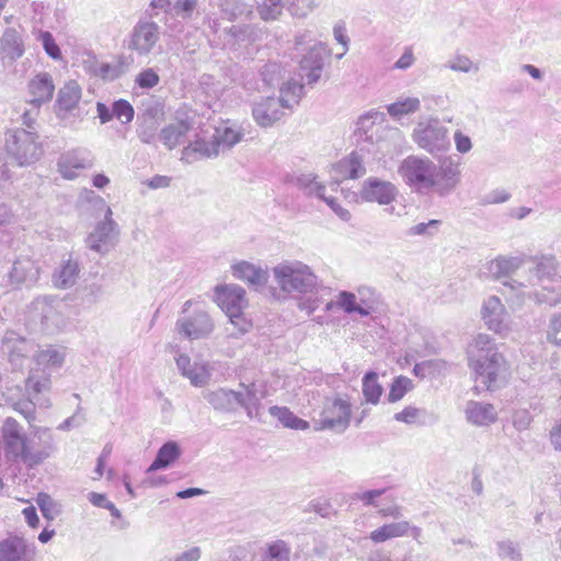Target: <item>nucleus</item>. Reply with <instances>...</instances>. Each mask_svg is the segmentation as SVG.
<instances>
[{
	"mask_svg": "<svg viewBox=\"0 0 561 561\" xmlns=\"http://www.w3.org/2000/svg\"><path fill=\"white\" fill-rule=\"evenodd\" d=\"M175 363L181 375L187 378L193 386L203 387L208 382L210 373L207 363L203 360L192 362L188 355L182 353L175 357Z\"/></svg>",
	"mask_w": 561,
	"mask_h": 561,
	"instance_id": "5701e85b",
	"label": "nucleus"
},
{
	"mask_svg": "<svg viewBox=\"0 0 561 561\" xmlns=\"http://www.w3.org/2000/svg\"><path fill=\"white\" fill-rule=\"evenodd\" d=\"M422 414H424L423 410L409 405L405 407L401 412L396 413L393 419L398 422L411 425L415 424Z\"/></svg>",
	"mask_w": 561,
	"mask_h": 561,
	"instance_id": "052dcab7",
	"label": "nucleus"
},
{
	"mask_svg": "<svg viewBox=\"0 0 561 561\" xmlns=\"http://www.w3.org/2000/svg\"><path fill=\"white\" fill-rule=\"evenodd\" d=\"M366 293L373 294L370 288L368 287H359L358 294L360 296L359 301L357 302V297L354 293L342 290L337 295V299L335 305L340 307L346 313H358L362 317H367L370 313V308L366 306Z\"/></svg>",
	"mask_w": 561,
	"mask_h": 561,
	"instance_id": "cd10ccee",
	"label": "nucleus"
},
{
	"mask_svg": "<svg viewBox=\"0 0 561 561\" xmlns=\"http://www.w3.org/2000/svg\"><path fill=\"white\" fill-rule=\"evenodd\" d=\"M42 42L43 48L45 53L53 59L57 60L61 57V51L59 46L56 44L54 36L51 33L44 31L39 33L38 36Z\"/></svg>",
	"mask_w": 561,
	"mask_h": 561,
	"instance_id": "5fc2aeb1",
	"label": "nucleus"
},
{
	"mask_svg": "<svg viewBox=\"0 0 561 561\" xmlns=\"http://www.w3.org/2000/svg\"><path fill=\"white\" fill-rule=\"evenodd\" d=\"M304 93V84L297 80L290 79L282 83L278 99L287 110L291 111L295 105L299 104Z\"/></svg>",
	"mask_w": 561,
	"mask_h": 561,
	"instance_id": "ea45409f",
	"label": "nucleus"
},
{
	"mask_svg": "<svg viewBox=\"0 0 561 561\" xmlns=\"http://www.w3.org/2000/svg\"><path fill=\"white\" fill-rule=\"evenodd\" d=\"M67 305L55 297H37L31 306V317L39 321L42 330L48 334L61 331L67 323Z\"/></svg>",
	"mask_w": 561,
	"mask_h": 561,
	"instance_id": "1a4fd4ad",
	"label": "nucleus"
},
{
	"mask_svg": "<svg viewBox=\"0 0 561 561\" xmlns=\"http://www.w3.org/2000/svg\"><path fill=\"white\" fill-rule=\"evenodd\" d=\"M382 121L383 114L378 111H370L362 115L356 123L355 129L357 144L359 145L362 141L373 144L376 124Z\"/></svg>",
	"mask_w": 561,
	"mask_h": 561,
	"instance_id": "72a5a7b5",
	"label": "nucleus"
},
{
	"mask_svg": "<svg viewBox=\"0 0 561 561\" xmlns=\"http://www.w3.org/2000/svg\"><path fill=\"white\" fill-rule=\"evenodd\" d=\"M359 194L365 202L388 206L396 201L399 190L390 181L370 176L363 182Z\"/></svg>",
	"mask_w": 561,
	"mask_h": 561,
	"instance_id": "dca6fc26",
	"label": "nucleus"
},
{
	"mask_svg": "<svg viewBox=\"0 0 561 561\" xmlns=\"http://www.w3.org/2000/svg\"><path fill=\"white\" fill-rule=\"evenodd\" d=\"M180 456L181 449L179 444L174 440H169L159 448L157 456L147 469V472L165 469L171 466Z\"/></svg>",
	"mask_w": 561,
	"mask_h": 561,
	"instance_id": "f704fd0d",
	"label": "nucleus"
},
{
	"mask_svg": "<svg viewBox=\"0 0 561 561\" xmlns=\"http://www.w3.org/2000/svg\"><path fill=\"white\" fill-rule=\"evenodd\" d=\"M533 422V416L526 409L515 410L512 415V423L516 431H526Z\"/></svg>",
	"mask_w": 561,
	"mask_h": 561,
	"instance_id": "13d9d810",
	"label": "nucleus"
},
{
	"mask_svg": "<svg viewBox=\"0 0 561 561\" xmlns=\"http://www.w3.org/2000/svg\"><path fill=\"white\" fill-rule=\"evenodd\" d=\"M192 127V119L176 115L173 122L160 130L158 138L167 149L172 150L184 141Z\"/></svg>",
	"mask_w": 561,
	"mask_h": 561,
	"instance_id": "393cba45",
	"label": "nucleus"
},
{
	"mask_svg": "<svg viewBox=\"0 0 561 561\" xmlns=\"http://www.w3.org/2000/svg\"><path fill=\"white\" fill-rule=\"evenodd\" d=\"M386 108L392 118L400 119L402 116L420 111L421 101L419 98H400L396 102L388 104Z\"/></svg>",
	"mask_w": 561,
	"mask_h": 561,
	"instance_id": "37998d69",
	"label": "nucleus"
},
{
	"mask_svg": "<svg viewBox=\"0 0 561 561\" xmlns=\"http://www.w3.org/2000/svg\"><path fill=\"white\" fill-rule=\"evenodd\" d=\"M529 285L535 288L534 296L539 302L554 306L561 297V277L553 256H543L529 270Z\"/></svg>",
	"mask_w": 561,
	"mask_h": 561,
	"instance_id": "39448f33",
	"label": "nucleus"
},
{
	"mask_svg": "<svg viewBox=\"0 0 561 561\" xmlns=\"http://www.w3.org/2000/svg\"><path fill=\"white\" fill-rule=\"evenodd\" d=\"M291 549L284 540H275L267 545L260 561H289Z\"/></svg>",
	"mask_w": 561,
	"mask_h": 561,
	"instance_id": "c03bdc74",
	"label": "nucleus"
},
{
	"mask_svg": "<svg viewBox=\"0 0 561 561\" xmlns=\"http://www.w3.org/2000/svg\"><path fill=\"white\" fill-rule=\"evenodd\" d=\"M27 93L30 95L28 104L42 106L53 100L55 93V83L48 72H38L32 77L27 83Z\"/></svg>",
	"mask_w": 561,
	"mask_h": 561,
	"instance_id": "4be33fe9",
	"label": "nucleus"
},
{
	"mask_svg": "<svg viewBox=\"0 0 561 561\" xmlns=\"http://www.w3.org/2000/svg\"><path fill=\"white\" fill-rule=\"evenodd\" d=\"M285 9L293 16H305L310 9V0H262L256 8L264 21L277 20Z\"/></svg>",
	"mask_w": 561,
	"mask_h": 561,
	"instance_id": "2eb2a0df",
	"label": "nucleus"
},
{
	"mask_svg": "<svg viewBox=\"0 0 561 561\" xmlns=\"http://www.w3.org/2000/svg\"><path fill=\"white\" fill-rule=\"evenodd\" d=\"M198 0H176L172 7L175 16L188 20L193 16L197 9Z\"/></svg>",
	"mask_w": 561,
	"mask_h": 561,
	"instance_id": "864d4df0",
	"label": "nucleus"
},
{
	"mask_svg": "<svg viewBox=\"0 0 561 561\" xmlns=\"http://www.w3.org/2000/svg\"><path fill=\"white\" fill-rule=\"evenodd\" d=\"M58 171L64 179L73 180L79 172L93 165L91 153L85 149H73L62 153L57 162Z\"/></svg>",
	"mask_w": 561,
	"mask_h": 561,
	"instance_id": "412c9836",
	"label": "nucleus"
},
{
	"mask_svg": "<svg viewBox=\"0 0 561 561\" xmlns=\"http://www.w3.org/2000/svg\"><path fill=\"white\" fill-rule=\"evenodd\" d=\"M363 150L364 147H362L359 151H353L348 157L339 161V168H348L350 179H358L366 173L364 157L360 153Z\"/></svg>",
	"mask_w": 561,
	"mask_h": 561,
	"instance_id": "a18cd8bd",
	"label": "nucleus"
},
{
	"mask_svg": "<svg viewBox=\"0 0 561 561\" xmlns=\"http://www.w3.org/2000/svg\"><path fill=\"white\" fill-rule=\"evenodd\" d=\"M1 432L8 457L15 460L20 459L28 467L37 466L49 457L51 445H47L42 450H32L27 445L25 435L22 433L21 425L13 417L4 420Z\"/></svg>",
	"mask_w": 561,
	"mask_h": 561,
	"instance_id": "423d86ee",
	"label": "nucleus"
},
{
	"mask_svg": "<svg viewBox=\"0 0 561 561\" xmlns=\"http://www.w3.org/2000/svg\"><path fill=\"white\" fill-rule=\"evenodd\" d=\"M39 268L30 257H19L14 261L9 274L10 282L13 285L33 284L37 280Z\"/></svg>",
	"mask_w": 561,
	"mask_h": 561,
	"instance_id": "c85d7f7f",
	"label": "nucleus"
},
{
	"mask_svg": "<svg viewBox=\"0 0 561 561\" xmlns=\"http://www.w3.org/2000/svg\"><path fill=\"white\" fill-rule=\"evenodd\" d=\"M270 414L277 419L284 427L306 431L310 427L309 422L295 415L288 408L273 405L268 409Z\"/></svg>",
	"mask_w": 561,
	"mask_h": 561,
	"instance_id": "58836bf2",
	"label": "nucleus"
},
{
	"mask_svg": "<svg viewBox=\"0 0 561 561\" xmlns=\"http://www.w3.org/2000/svg\"><path fill=\"white\" fill-rule=\"evenodd\" d=\"M466 420L476 426H489L497 420V411L491 403L468 401L465 409Z\"/></svg>",
	"mask_w": 561,
	"mask_h": 561,
	"instance_id": "a878e982",
	"label": "nucleus"
},
{
	"mask_svg": "<svg viewBox=\"0 0 561 561\" xmlns=\"http://www.w3.org/2000/svg\"><path fill=\"white\" fill-rule=\"evenodd\" d=\"M219 8L224 16L230 21L248 12L241 0H220Z\"/></svg>",
	"mask_w": 561,
	"mask_h": 561,
	"instance_id": "603ef678",
	"label": "nucleus"
},
{
	"mask_svg": "<svg viewBox=\"0 0 561 561\" xmlns=\"http://www.w3.org/2000/svg\"><path fill=\"white\" fill-rule=\"evenodd\" d=\"M481 314L482 320L489 330L502 337H505L508 334V313L499 297H488L483 302Z\"/></svg>",
	"mask_w": 561,
	"mask_h": 561,
	"instance_id": "f3484780",
	"label": "nucleus"
},
{
	"mask_svg": "<svg viewBox=\"0 0 561 561\" xmlns=\"http://www.w3.org/2000/svg\"><path fill=\"white\" fill-rule=\"evenodd\" d=\"M454 141L456 150L460 153H467L472 149V142L469 136L465 135L461 130H456L454 134Z\"/></svg>",
	"mask_w": 561,
	"mask_h": 561,
	"instance_id": "774afa93",
	"label": "nucleus"
},
{
	"mask_svg": "<svg viewBox=\"0 0 561 561\" xmlns=\"http://www.w3.org/2000/svg\"><path fill=\"white\" fill-rule=\"evenodd\" d=\"M80 274L79 263L71 257L61 262L53 274V284L57 288L66 289L72 287Z\"/></svg>",
	"mask_w": 561,
	"mask_h": 561,
	"instance_id": "7c9ffc66",
	"label": "nucleus"
},
{
	"mask_svg": "<svg viewBox=\"0 0 561 561\" xmlns=\"http://www.w3.org/2000/svg\"><path fill=\"white\" fill-rule=\"evenodd\" d=\"M192 301L183 305V314L176 320L175 329L183 337L188 340L207 339L214 331L215 324L207 311L195 309L192 313L185 314Z\"/></svg>",
	"mask_w": 561,
	"mask_h": 561,
	"instance_id": "f8f14e48",
	"label": "nucleus"
},
{
	"mask_svg": "<svg viewBox=\"0 0 561 561\" xmlns=\"http://www.w3.org/2000/svg\"><path fill=\"white\" fill-rule=\"evenodd\" d=\"M287 107L278 98H262L252 105V117L262 128H271L286 114Z\"/></svg>",
	"mask_w": 561,
	"mask_h": 561,
	"instance_id": "a211bd4d",
	"label": "nucleus"
},
{
	"mask_svg": "<svg viewBox=\"0 0 561 561\" xmlns=\"http://www.w3.org/2000/svg\"><path fill=\"white\" fill-rule=\"evenodd\" d=\"M333 35L335 41L343 46V51L336 56L337 58H342L348 50L350 42V38L346 35L345 25L343 23H336L333 27Z\"/></svg>",
	"mask_w": 561,
	"mask_h": 561,
	"instance_id": "338daca9",
	"label": "nucleus"
},
{
	"mask_svg": "<svg viewBox=\"0 0 561 561\" xmlns=\"http://www.w3.org/2000/svg\"><path fill=\"white\" fill-rule=\"evenodd\" d=\"M1 49L10 60L14 61L22 57L24 47L21 36L14 28H7L0 39Z\"/></svg>",
	"mask_w": 561,
	"mask_h": 561,
	"instance_id": "4c0bfd02",
	"label": "nucleus"
},
{
	"mask_svg": "<svg viewBox=\"0 0 561 561\" xmlns=\"http://www.w3.org/2000/svg\"><path fill=\"white\" fill-rule=\"evenodd\" d=\"M386 489L367 490L353 495L354 500L360 501L365 506H377V500L385 494Z\"/></svg>",
	"mask_w": 561,
	"mask_h": 561,
	"instance_id": "e2e57ef3",
	"label": "nucleus"
},
{
	"mask_svg": "<svg viewBox=\"0 0 561 561\" xmlns=\"http://www.w3.org/2000/svg\"><path fill=\"white\" fill-rule=\"evenodd\" d=\"M437 164L427 157L408 156L398 167L403 182L416 192L433 190Z\"/></svg>",
	"mask_w": 561,
	"mask_h": 561,
	"instance_id": "6e6552de",
	"label": "nucleus"
},
{
	"mask_svg": "<svg viewBox=\"0 0 561 561\" xmlns=\"http://www.w3.org/2000/svg\"><path fill=\"white\" fill-rule=\"evenodd\" d=\"M282 68L277 62H268L262 68L260 76L262 85H257L256 89L273 88L279 83Z\"/></svg>",
	"mask_w": 561,
	"mask_h": 561,
	"instance_id": "3c124183",
	"label": "nucleus"
},
{
	"mask_svg": "<svg viewBox=\"0 0 561 561\" xmlns=\"http://www.w3.org/2000/svg\"><path fill=\"white\" fill-rule=\"evenodd\" d=\"M413 388V382L405 376L396 377L390 386L387 400L390 403L400 401Z\"/></svg>",
	"mask_w": 561,
	"mask_h": 561,
	"instance_id": "8fccbe9b",
	"label": "nucleus"
},
{
	"mask_svg": "<svg viewBox=\"0 0 561 561\" xmlns=\"http://www.w3.org/2000/svg\"><path fill=\"white\" fill-rule=\"evenodd\" d=\"M437 171L433 190L440 196L450 194L460 179L459 163L451 159H446L440 165H437Z\"/></svg>",
	"mask_w": 561,
	"mask_h": 561,
	"instance_id": "b1692460",
	"label": "nucleus"
},
{
	"mask_svg": "<svg viewBox=\"0 0 561 561\" xmlns=\"http://www.w3.org/2000/svg\"><path fill=\"white\" fill-rule=\"evenodd\" d=\"M220 153L218 144H216L214 136L210 140L198 138L190 142L182 152V159L186 162H193L198 159L216 158Z\"/></svg>",
	"mask_w": 561,
	"mask_h": 561,
	"instance_id": "c756f323",
	"label": "nucleus"
},
{
	"mask_svg": "<svg viewBox=\"0 0 561 561\" xmlns=\"http://www.w3.org/2000/svg\"><path fill=\"white\" fill-rule=\"evenodd\" d=\"M30 108L25 110L22 115V124L26 127V130L36 131V118L39 113V107L35 104H28Z\"/></svg>",
	"mask_w": 561,
	"mask_h": 561,
	"instance_id": "69168bd1",
	"label": "nucleus"
},
{
	"mask_svg": "<svg viewBox=\"0 0 561 561\" xmlns=\"http://www.w3.org/2000/svg\"><path fill=\"white\" fill-rule=\"evenodd\" d=\"M295 185L302 190L307 195L324 198L325 187L317 181L312 173L300 174L295 179Z\"/></svg>",
	"mask_w": 561,
	"mask_h": 561,
	"instance_id": "49530a36",
	"label": "nucleus"
},
{
	"mask_svg": "<svg viewBox=\"0 0 561 561\" xmlns=\"http://www.w3.org/2000/svg\"><path fill=\"white\" fill-rule=\"evenodd\" d=\"M362 392L367 403L376 405L380 401L383 388L378 381V374L374 370L367 371L362 379Z\"/></svg>",
	"mask_w": 561,
	"mask_h": 561,
	"instance_id": "a19ab883",
	"label": "nucleus"
},
{
	"mask_svg": "<svg viewBox=\"0 0 561 561\" xmlns=\"http://www.w3.org/2000/svg\"><path fill=\"white\" fill-rule=\"evenodd\" d=\"M469 365L477 381L488 390H495L505 382L508 371L506 359L489 334L479 333L468 347Z\"/></svg>",
	"mask_w": 561,
	"mask_h": 561,
	"instance_id": "f257e3e1",
	"label": "nucleus"
},
{
	"mask_svg": "<svg viewBox=\"0 0 561 561\" xmlns=\"http://www.w3.org/2000/svg\"><path fill=\"white\" fill-rule=\"evenodd\" d=\"M413 141L431 154L442 153L450 146L448 129L438 118H428L417 123L412 134Z\"/></svg>",
	"mask_w": 561,
	"mask_h": 561,
	"instance_id": "9b49d317",
	"label": "nucleus"
},
{
	"mask_svg": "<svg viewBox=\"0 0 561 561\" xmlns=\"http://www.w3.org/2000/svg\"><path fill=\"white\" fill-rule=\"evenodd\" d=\"M496 553L502 560L522 561L523 553L517 542L511 539L496 541Z\"/></svg>",
	"mask_w": 561,
	"mask_h": 561,
	"instance_id": "09e8293b",
	"label": "nucleus"
},
{
	"mask_svg": "<svg viewBox=\"0 0 561 561\" xmlns=\"http://www.w3.org/2000/svg\"><path fill=\"white\" fill-rule=\"evenodd\" d=\"M159 80L160 78L158 73L151 68L142 70L136 77V83L142 89H151L156 87L159 83Z\"/></svg>",
	"mask_w": 561,
	"mask_h": 561,
	"instance_id": "680f3d73",
	"label": "nucleus"
},
{
	"mask_svg": "<svg viewBox=\"0 0 561 561\" xmlns=\"http://www.w3.org/2000/svg\"><path fill=\"white\" fill-rule=\"evenodd\" d=\"M213 136L220 152L232 148L243 138V134L239 129L228 125L218 126Z\"/></svg>",
	"mask_w": 561,
	"mask_h": 561,
	"instance_id": "79ce46f5",
	"label": "nucleus"
},
{
	"mask_svg": "<svg viewBox=\"0 0 561 561\" xmlns=\"http://www.w3.org/2000/svg\"><path fill=\"white\" fill-rule=\"evenodd\" d=\"M5 148L19 165L34 163L42 154L37 133L25 128L9 130L5 137Z\"/></svg>",
	"mask_w": 561,
	"mask_h": 561,
	"instance_id": "9d476101",
	"label": "nucleus"
},
{
	"mask_svg": "<svg viewBox=\"0 0 561 561\" xmlns=\"http://www.w3.org/2000/svg\"><path fill=\"white\" fill-rule=\"evenodd\" d=\"M116 227V222L112 219V209L106 207L104 220L87 239L88 247L98 253H106L114 245L117 234Z\"/></svg>",
	"mask_w": 561,
	"mask_h": 561,
	"instance_id": "6ab92c4d",
	"label": "nucleus"
},
{
	"mask_svg": "<svg viewBox=\"0 0 561 561\" xmlns=\"http://www.w3.org/2000/svg\"><path fill=\"white\" fill-rule=\"evenodd\" d=\"M233 277L248 283L255 289L263 287L268 279L266 270L247 261H241L231 266Z\"/></svg>",
	"mask_w": 561,
	"mask_h": 561,
	"instance_id": "bb28decb",
	"label": "nucleus"
},
{
	"mask_svg": "<svg viewBox=\"0 0 561 561\" xmlns=\"http://www.w3.org/2000/svg\"><path fill=\"white\" fill-rule=\"evenodd\" d=\"M36 546L20 536L0 541V561H35Z\"/></svg>",
	"mask_w": 561,
	"mask_h": 561,
	"instance_id": "aec40b11",
	"label": "nucleus"
},
{
	"mask_svg": "<svg viewBox=\"0 0 561 561\" xmlns=\"http://www.w3.org/2000/svg\"><path fill=\"white\" fill-rule=\"evenodd\" d=\"M49 380L47 378H36L34 375L26 380V391L31 399H35L37 394L47 389Z\"/></svg>",
	"mask_w": 561,
	"mask_h": 561,
	"instance_id": "bf43d9fd",
	"label": "nucleus"
},
{
	"mask_svg": "<svg viewBox=\"0 0 561 561\" xmlns=\"http://www.w3.org/2000/svg\"><path fill=\"white\" fill-rule=\"evenodd\" d=\"M294 46L297 51L305 50L299 60V68L306 77L307 83L316 84L321 78L325 59L329 58L331 51L323 42H317L312 37L311 31L298 32L295 35Z\"/></svg>",
	"mask_w": 561,
	"mask_h": 561,
	"instance_id": "0eeeda50",
	"label": "nucleus"
},
{
	"mask_svg": "<svg viewBox=\"0 0 561 561\" xmlns=\"http://www.w3.org/2000/svg\"><path fill=\"white\" fill-rule=\"evenodd\" d=\"M410 531V523L400 520L385 524L370 533L369 538L374 542H385L389 539L408 536Z\"/></svg>",
	"mask_w": 561,
	"mask_h": 561,
	"instance_id": "c9c22d12",
	"label": "nucleus"
},
{
	"mask_svg": "<svg viewBox=\"0 0 561 561\" xmlns=\"http://www.w3.org/2000/svg\"><path fill=\"white\" fill-rule=\"evenodd\" d=\"M439 226V220L432 219L427 222H420L415 226L410 227L405 231V236L415 237V236H433L434 230H437Z\"/></svg>",
	"mask_w": 561,
	"mask_h": 561,
	"instance_id": "4d7b16f0",
	"label": "nucleus"
},
{
	"mask_svg": "<svg viewBox=\"0 0 561 561\" xmlns=\"http://www.w3.org/2000/svg\"><path fill=\"white\" fill-rule=\"evenodd\" d=\"M215 300L229 318L227 334L231 337H239L249 332L251 322L243 316L247 306L245 290L238 285H221L215 289Z\"/></svg>",
	"mask_w": 561,
	"mask_h": 561,
	"instance_id": "7ed1b4c3",
	"label": "nucleus"
},
{
	"mask_svg": "<svg viewBox=\"0 0 561 561\" xmlns=\"http://www.w3.org/2000/svg\"><path fill=\"white\" fill-rule=\"evenodd\" d=\"M265 391L256 382L245 385L241 382L238 390L217 388L204 392V399L214 410L222 413L236 412L242 408L249 419L260 420V411Z\"/></svg>",
	"mask_w": 561,
	"mask_h": 561,
	"instance_id": "f03ea898",
	"label": "nucleus"
},
{
	"mask_svg": "<svg viewBox=\"0 0 561 561\" xmlns=\"http://www.w3.org/2000/svg\"><path fill=\"white\" fill-rule=\"evenodd\" d=\"M547 337L553 344L561 346V313L553 314L550 319Z\"/></svg>",
	"mask_w": 561,
	"mask_h": 561,
	"instance_id": "0e129e2a",
	"label": "nucleus"
},
{
	"mask_svg": "<svg viewBox=\"0 0 561 561\" xmlns=\"http://www.w3.org/2000/svg\"><path fill=\"white\" fill-rule=\"evenodd\" d=\"M81 87L77 81L70 80L59 89L56 100L58 112H70L77 107L81 100Z\"/></svg>",
	"mask_w": 561,
	"mask_h": 561,
	"instance_id": "473e14b6",
	"label": "nucleus"
},
{
	"mask_svg": "<svg viewBox=\"0 0 561 561\" xmlns=\"http://www.w3.org/2000/svg\"><path fill=\"white\" fill-rule=\"evenodd\" d=\"M520 256H499L489 263V273L495 278L507 277L523 265Z\"/></svg>",
	"mask_w": 561,
	"mask_h": 561,
	"instance_id": "e433bc0d",
	"label": "nucleus"
},
{
	"mask_svg": "<svg viewBox=\"0 0 561 561\" xmlns=\"http://www.w3.org/2000/svg\"><path fill=\"white\" fill-rule=\"evenodd\" d=\"M273 277L283 297L294 294L312 293L317 287V276L300 261H286L273 267Z\"/></svg>",
	"mask_w": 561,
	"mask_h": 561,
	"instance_id": "20e7f679",
	"label": "nucleus"
},
{
	"mask_svg": "<svg viewBox=\"0 0 561 561\" xmlns=\"http://www.w3.org/2000/svg\"><path fill=\"white\" fill-rule=\"evenodd\" d=\"M160 41V26L150 20L140 19L133 27L127 48L140 57L150 55Z\"/></svg>",
	"mask_w": 561,
	"mask_h": 561,
	"instance_id": "4468645a",
	"label": "nucleus"
},
{
	"mask_svg": "<svg viewBox=\"0 0 561 561\" xmlns=\"http://www.w3.org/2000/svg\"><path fill=\"white\" fill-rule=\"evenodd\" d=\"M113 114L123 123L127 124L134 118V108L126 100H118L113 103Z\"/></svg>",
	"mask_w": 561,
	"mask_h": 561,
	"instance_id": "6e6d98bb",
	"label": "nucleus"
},
{
	"mask_svg": "<svg viewBox=\"0 0 561 561\" xmlns=\"http://www.w3.org/2000/svg\"><path fill=\"white\" fill-rule=\"evenodd\" d=\"M2 347L13 365L22 366V359L26 357L30 351V343L18 334L10 332L3 337Z\"/></svg>",
	"mask_w": 561,
	"mask_h": 561,
	"instance_id": "2f4dec72",
	"label": "nucleus"
},
{
	"mask_svg": "<svg viewBox=\"0 0 561 561\" xmlns=\"http://www.w3.org/2000/svg\"><path fill=\"white\" fill-rule=\"evenodd\" d=\"M350 421L351 403L339 397L328 398L316 423V428L342 433L348 427Z\"/></svg>",
	"mask_w": 561,
	"mask_h": 561,
	"instance_id": "ddd939ff",
	"label": "nucleus"
},
{
	"mask_svg": "<svg viewBox=\"0 0 561 561\" xmlns=\"http://www.w3.org/2000/svg\"><path fill=\"white\" fill-rule=\"evenodd\" d=\"M65 359V350L61 347H53L49 346L45 350L39 351L36 356L35 360L37 365L43 366H51V367H59L64 363Z\"/></svg>",
	"mask_w": 561,
	"mask_h": 561,
	"instance_id": "de8ad7c7",
	"label": "nucleus"
}]
</instances>
